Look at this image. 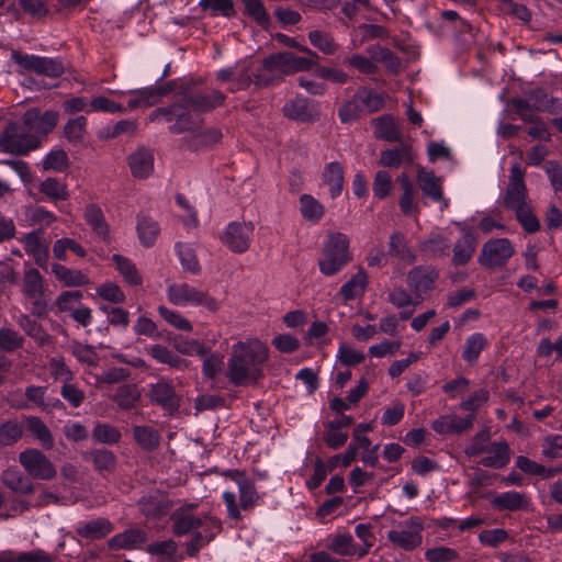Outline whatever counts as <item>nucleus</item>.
<instances>
[{
	"instance_id": "1",
	"label": "nucleus",
	"mask_w": 562,
	"mask_h": 562,
	"mask_svg": "<svg viewBox=\"0 0 562 562\" xmlns=\"http://www.w3.org/2000/svg\"><path fill=\"white\" fill-rule=\"evenodd\" d=\"M269 350L260 340L235 344L227 362V378L236 386L257 383L263 378L261 366L267 361Z\"/></svg>"
},
{
	"instance_id": "2",
	"label": "nucleus",
	"mask_w": 562,
	"mask_h": 562,
	"mask_svg": "<svg viewBox=\"0 0 562 562\" xmlns=\"http://www.w3.org/2000/svg\"><path fill=\"white\" fill-rule=\"evenodd\" d=\"M525 171L515 164L510 168L509 182L503 199V205L515 213L516 220L528 234L540 229V222L532 212L528 190L524 180Z\"/></svg>"
},
{
	"instance_id": "3",
	"label": "nucleus",
	"mask_w": 562,
	"mask_h": 562,
	"mask_svg": "<svg viewBox=\"0 0 562 562\" xmlns=\"http://www.w3.org/2000/svg\"><path fill=\"white\" fill-rule=\"evenodd\" d=\"M41 138L32 134L23 120L10 121L0 134V147L2 151L16 156H23L36 149Z\"/></svg>"
},
{
	"instance_id": "4",
	"label": "nucleus",
	"mask_w": 562,
	"mask_h": 562,
	"mask_svg": "<svg viewBox=\"0 0 562 562\" xmlns=\"http://www.w3.org/2000/svg\"><path fill=\"white\" fill-rule=\"evenodd\" d=\"M350 260L348 237L341 233L330 234L324 245L322 257L318 259L321 272L327 277L334 276Z\"/></svg>"
},
{
	"instance_id": "5",
	"label": "nucleus",
	"mask_w": 562,
	"mask_h": 562,
	"mask_svg": "<svg viewBox=\"0 0 562 562\" xmlns=\"http://www.w3.org/2000/svg\"><path fill=\"white\" fill-rule=\"evenodd\" d=\"M154 115H162L167 121L173 122L169 131L172 134H181L184 132L195 133L203 125V117L194 112L190 105H187L182 98L179 102L166 106L158 108L154 111Z\"/></svg>"
},
{
	"instance_id": "6",
	"label": "nucleus",
	"mask_w": 562,
	"mask_h": 562,
	"mask_svg": "<svg viewBox=\"0 0 562 562\" xmlns=\"http://www.w3.org/2000/svg\"><path fill=\"white\" fill-rule=\"evenodd\" d=\"M11 58L20 67V72L29 71L53 79L65 72V65L60 58L29 55L19 50H12Z\"/></svg>"
},
{
	"instance_id": "7",
	"label": "nucleus",
	"mask_w": 562,
	"mask_h": 562,
	"mask_svg": "<svg viewBox=\"0 0 562 562\" xmlns=\"http://www.w3.org/2000/svg\"><path fill=\"white\" fill-rule=\"evenodd\" d=\"M168 299L176 305H202L210 312H216L218 302L207 292L200 291L188 283H173L168 286Z\"/></svg>"
},
{
	"instance_id": "8",
	"label": "nucleus",
	"mask_w": 562,
	"mask_h": 562,
	"mask_svg": "<svg viewBox=\"0 0 562 562\" xmlns=\"http://www.w3.org/2000/svg\"><path fill=\"white\" fill-rule=\"evenodd\" d=\"M279 80L274 75H268L262 67L252 71V63L244 59L234 66V86L229 88L231 92L248 89L251 85L257 88H266Z\"/></svg>"
},
{
	"instance_id": "9",
	"label": "nucleus",
	"mask_w": 562,
	"mask_h": 562,
	"mask_svg": "<svg viewBox=\"0 0 562 562\" xmlns=\"http://www.w3.org/2000/svg\"><path fill=\"white\" fill-rule=\"evenodd\" d=\"M19 462L33 480L50 481L57 474L53 462L35 448L20 452Z\"/></svg>"
},
{
	"instance_id": "10",
	"label": "nucleus",
	"mask_w": 562,
	"mask_h": 562,
	"mask_svg": "<svg viewBox=\"0 0 562 562\" xmlns=\"http://www.w3.org/2000/svg\"><path fill=\"white\" fill-rule=\"evenodd\" d=\"M311 69V63L308 60L300 59L292 52H280L267 56L262 60V70L268 75H272V71L279 70L281 75L288 76L294 72L307 71Z\"/></svg>"
},
{
	"instance_id": "11",
	"label": "nucleus",
	"mask_w": 562,
	"mask_h": 562,
	"mask_svg": "<svg viewBox=\"0 0 562 562\" xmlns=\"http://www.w3.org/2000/svg\"><path fill=\"white\" fill-rule=\"evenodd\" d=\"M513 255L514 248L509 239H490L482 247L479 262L490 269L503 267Z\"/></svg>"
},
{
	"instance_id": "12",
	"label": "nucleus",
	"mask_w": 562,
	"mask_h": 562,
	"mask_svg": "<svg viewBox=\"0 0 562 562\" xmlns=\"http://www.w3.org/2000/svg\"><path fill=\"white\" fill-rule=\"evenodd\" d=\"M423 529V524L418 519L412 518L404 521L400 529L389 531L387 539L393 546L402 550L413 551L422 544Z\"/></svg>"
},
{
	"instance_id": "13",
	"label": "nucleus",
	"mask_w": 562,
	"mask_h": 562,
	"mask_svg": "<svg viewBox=\"0 0 562 562\" xmlns=\"http://www.w3.org/2000/svg\"><path fill=\"white\" fill-rule=\"evenodd\" d=\"M149 401L166 411L169 415L176 414L180 408V396L177 394L173 385L160 379L157 383L149 386L147 392Z\"/></svg>"
},
{
	"instance_id": "14",
	"label": "nucleus",
	"mask_w": 562,
	"mask_h": 562,
	"mask_svg": "<svg viewBox=\"0 0 562 562\" xmlns=\"http://www.w3.org/2000/svg\"><path fill=\"white\" fill-rule=\"evenodd\" d=\"M254 232L251 223L232 222L221 235V240L235 254L246 252L250 247V239Z\"/></svg>"
},
{
	"instance_id": "15",
	"label": "nucleus",
	"mask_w": 562,
	"mask_h": 562,
	"mask_svg": "<svg viewBox=\"0 0 562 562\" xmlns=\"http://www.w3.org/2000/svg\"><path fill=\"white\" fill-rule=\"evenodd\" d=\"M181 98L187 105H190L200 115L223 105L226 100V95L215 89L209 92H195L187 88L181 92Z\"/></svg>"
},
{
	"instance_id": "16",
	"label": "nucleus",
	"mask_w": 562,
	"mask_h": 562,
	"mask_svg": "<svg viewBox=\"0 0 562 562\" xmlns=\"http://www.w3.org/2000/svg\"><path fill=\"white\" fill-rule=\"evenodd\" d=\"M437 278L438 272L431 267L419 266L408 272L407 284L415 294L416 303L424 301V295L434 289Z\"/></svg>"
},
{
	"instance_id": "17",
	"label": "nucleus",
	"mask_w": 562,
	"mask_h": 562,
	"mask_svg": "<svg viewBox=\"0 0 562 562\" xmlns=\"http://www.w3.org/2000/svg\"><path fill=\"white\" fill-rule=\"evenodd\" d=\"M23 122L32 134L47 135L58 123L59 114L56 111L47 110L44 113L40 109L33 108L23 114Z\"/></svg>"
},
{
	"instance_id": "18",
	"label": "nucleus",
	"mask_w": 562,
	"mask_h": 562,
	"mask_svg": "<svg viewBox=\"0 0 562 562\" xmlns=\"http://www.w3.org/2000/svg\"><path fill=\"white\" fill-rule=\"evenodd\" d=\"M284 115L291 120L302 123L316 122L321 112L316 104L305 98H295L283 106Z\"/></svg>"
},
{
	"instance_id": "19",
	"label": "nucleus",
	"mask_w": 562,
	"mask_h": 562,
	"mask_svg": "<svg viewBox=\"0 0 562 562\" xmlns=\"http://www.w3.org/2000/svg\"><path fill=\"white\" fill-rule=\"evenodd\" d=\"M23 241L25 251L34 258L35 263L42 269H47L49 250L44 231L40 228L26 234Z\"/></svg>"
},
{
	"instance_id": "20",
	"label": "nucleus",
	"mask_w": 562,
	"mask_h": 562,
	"mask_svg": "<svg viewBox=\"0 0 562 562\" xmlns=\"http://www.w3.org/2000/svg\"><path fill=\"white\" fill-rule=\"evenodd\" d=\"M2 484L19 495H32L35 492V483L27 474L22 473L16 467L8 468L1 474Z\"/></svg>"
},
{
	"instance_id": "21",
	"label": "nucleus",
	"mask_w": 562,
	"mask_h": 562,
	"mask_svg": "<svg viewBox=\"0 0 562 562\" xmlns=\"http://www.w3.org/2000/svg\"><path fill=\"white\" fill-rule=\"evenodd\" d=\"M131 173L134 178L146 179L154 171V154L147 147H139L127 158Z\"/></svg>"
},
{
	"instance_id": "22",
	"label": "nucleus",
	"mask_w": 562,
	"mask_h": 562,
	"mask_svg": "<svg viewBox=\"0 0 562 562\" xmlns=\"http://www.w3.org/2000/svg\"><path fill=\"white\" fill-rule=\"evenodd\" d=\"M417 181L423 193L435 202L442 204L441 210L448 207V201L443 198L440 178H437L432 171L424 169L418 170Z\"/></svg>"
},
{
	"instance_id": "23",
	"label": "nucleus",
	"mask_w": 562,
	"mask_h": 562,
	"mask_svg": "<svg viewBox=\"0 0 562 562\" xmlns=\"http://www.w3.org/2000/svg\"><path fill=\"white\" fill-rule=\"evenodd\" d=\"M112 530L113 525L108 518L103 517L81 522L75 528V532L78 537L89 541L103 539L111 533Z\"/></svg>"
},
{
	"instance_id": "24",
	"label": "nucleus",
	"mask_w": 562,
	"mask_h": 562,
	"mask_svg": "<svg viewBox=\"0 0 562 562\" xmlns=\"http://www.w3.org/2000/svg\"><path fill=\"white\" fill-rule=\"evenodd\" d=\"M24 431H27L40 445L50 450L55 446L54 437L46 424L37 416L23 417Z\"/></svg>"
},
{
	"instance_id": "25",
	"label": "nucleus",
	"mask_w": 562,
	"mask_h": 562,
	"mask_svg": "<svg viewBox=\"0 0 562 562\" xmlns=\"http://www.w3.org/2000/svg\"><path fill=\"white\" fill-rule=\"evenodd\" d=\"M85 458L93 464L94 470L103 477L113 473L117 463L115 454L105 448L92 449L85 453Z\"/></svg>"
},
{
	"instance_id": "26",
	"label": "nucleus",
	"mask_w": 562,
	"mask_h": 562,
	"mask_svg": "<svg viewBox=\"0 0 562 562\" xmlns=\"http://www.w3.org/2000/svg\"><path fill=\"white\" fill-rule=\"evenodd\" d=\"M492 506L498 510L516 512L527 509L529 506L528 497L525 493L510 491L496 495L492 501Z\"/></svg>"
},
{
	"instance_id": "27",
	"label": "nucleus",
	"mask_w": 562,
	"mask_h": 562,
	"mask_svg": "<svg viewBox=\"0 0 562 562\" xmlns=\"http://www.w3.org/2000/svg\"><path fill=\"white\" fill-rule=\"evenodd\" d=\"M414 158L412 146L401 144L400 147L383 150L379 164L387 168H398L403 162L412 164Z\"/></svg>"
},
{
	"instance_id": "28",
	"label": "nucleus",
	"mask_w": 562,
	"mask_h": 562,
	"mask_svg": "<svg viewBox=\"0 0 562 562\" xmlns=\"http://www.w3.org/2000/svg\"><path fill=\"white\" fill-rule=\"evenodd\" d=\"M486 449L487 456L480 461L483 467L502 469L509 462L510 449L505 441L493 442Z\"/></svg>"
},
{
	"instance_id": "29",
	"label": "nucleus",
	"mask_w": 562,
	"mask_h": 562,
	"mask_svg": "<svg viewBox=\"0 0 562 562\" xmlns=\"http://www.w3.org/2000/svg\"><path fill=\"white\" fill-rule=\"evenodd\" d=\"M139 510L146 517H161L170 510L169 502L158 493L144 495L138 501Z\"/></svg>"
},
{
	"instance_id": "30",
	"label": "nucleus",
	"mask_w": 562,
	"mask_h": 562,
	"mask_svg": "<svg viewBox=\"0 0 562 562\" xmlns=\"http://www.w3.org/2000/svg\"><path fill=\"white\" fill-rule=\"evenodd\" d=\"M147 541L145 531L134 528L112 537L108 544L112 550H131Z\"/></svg>"
},
{
	"instance_id": "31",
	"label": "nucleus",
	"mask_w": 562,
	"mask_h": 562,
	"mask_svg": "<svg viewBox=\"0 0 562 562\" xmlns=\"http://www.w3.org/2000/svg\"><path fill=\"white\" fill-rule=\"evenodd\" d=\"M476 237L470 231L465 232L463 236L453 246L452 263L454 266H463L472 258L476 248Z\"/></svg>"
},
{
	"instance_id": "32",
	"label": "nucleus",
	"mask_w": 562,
	"mask_h": 562,
	"mask_svg": "<svg viewBox=\"0 0 562 562\" xmlns=\"http://www.w3.org/2000/svg\"><path fill=\"white\" fill-rule=\"evenodd\" d=\"M387 255L396 257L406 263H414L416 256L407 245L406 237L401 232H394L390 236Z\"/></svg>"
},
{
	"instance_id": "33",
	"label": "nucleus",
	"mask_w": 562,
	"mask_h": 562,
	"mask_svg": "<svg viewBox=\"0 0 562 562\" xmlns=\"http://www.w3.org/2000/svg\"><path fill=\"white\" fill-rule=\"evenodd\" d=\"M52 272L65 286H82L90 283L87 274L80 270L69 269L63 265L54 263Z\"/></svg>"
},
{
	"instance_id": "34",
	"label": "nucleus",
	"mask_w": 562,
	"mask_h": 562,
	"mask_svg": "<svg viewBox=\"0 0 562 562\" xmlns=\"http://www.w3.org/2000/svg\"><path fill=\"white\" fill-rule=\"evenodd\" d=\"M324 182L329 187L330 196L337 198L344 189V167L338 161L329 162L323 173Z\"/></svg>"
},
{
	"instance_id": "35",
	"label": "nucleus",
	"mask_w": 562,
	"mask_h": 562,
	"mask_svg": "<svg viewBox=\"0 0 562 562\" xmlns=\"http://www.w3.org/2000/svg\"><path fill=\"white\" fill-rule=\"evenodd\" d=\"M16 323L24 333L29 337L33 338L40 346H46L52 342L50 335L45 331L40 323L32 319L29 315H20Z\"/></svg>"
},
{
	"instance_id": "36",
	"label": "nucleus",
	"mask_w": 562,
	"mask_h": 562,
	"mask_svg": "<svg viewBox=\"0 0 562 562\" xmlns=\"http://www.w3.org/2000/svg\"><path fill=\"white\" fill-rule=\"evenodd\" d=\"M374 135L390 143L401 140V132L391 115H382L374 120Z\"/></svg>"
},
{
	"instance_id": "37",
	"label": "nucleus",
	"mask_w": 562,
	"mask_h": 562,
	"mask_svg": "<svg viewBox=\"0 0 562 562\" xmlns=\"http://www.w3.org/2000/svg\"><path fill=\"white\" fill-rule=\"evenodd\" d=\"M85 218L92 231L106 239L110 234V227L105 221L102 210L97 204H89L85 210Z\"/></svg>"
},
{
	"instance_id": "38",
	"label": "nucleus",
	"mask_w": 562,
	"mask_h": 562,
	"mask_svg": "<svg viewBox=\"0 0 562 562\" xmlns=\"http://www.w3.org/2000/svg\"><path fill=\"white\" fill-rule=\"evenodd\" d=\"M362 112L375 113L384 106V98L367 87H360L353 94Z\"/></svg>"
},
{
	"instance_id": "39",
	"label": "nucleus",
	"mask_w": 562,
	"mask_h": 562,
	"mask_svg": "<svg viewBox=\"0 0 562 562\" xmlns=\"http://www.w3.org/2000/svg\"><path fill=\"white\" fill-rule=\"evenodd\" d=\"M137 232L142 244L149 247L154 245L160 227L156 221L143 214L138 216Z\"/></svg>"
},
{
	"instance_id": "40",
	"label": "nucleus",
	"mask_w": 562,
	"mask_h": 562,
	"mask_svg": "<svg viewBox=\"0 0 562 562\" xmlns=\"http://www.w3.org/2000/svg\"><path fill=\"white\" fill-rule=\"evenodd\" d=\"M133 436L135 441L147 451L155 450L160 442L158 430L150 426H135L133 428Z\"/></svg>"
},
{
	"instance_id": "41",
	"label": "nucleus",
	"mask_w": 562,
	"mask_h": 562,
	"mask_svg": "<svg viewBox=\"0 0 562 562\" xmlns=\"http://www.w3.org/2000/svg\"><path fill=\"white\" fill-rule=\"evenodd\" d=\"M38 190L54 202L66 201L69 199L67 184L56 178H47L42 181L40 183Z\"/></svg>"
},
{
	"instance_id": "42",
	"label": "nucleus",
	"mask_w": 562,
	"mask_h": 562,
	"mask_svg": "<svg viewBox=\"0 0 562 562\" xmlns=\"http://www.w3.org/2000/svg\"><path fill=\"white\" fill-rule=\"evenodd\" d=\"M24 434L23 420L10 419L0 424V446H12L18 442Z\"/></svg>"
},
{
	"instance_id": "43",
	"label": "nucleus",
	"mask_w": 562,
	"mask_h": 562,
	"mask_svg": "<svg viewBox=\"0 0 562 562\" xmlns=\"http://www.w3.org/2000/svg\"><path fill=\"white\" fill-rule=\"evenodd\" d=\"M140 398V393L134 384H123L116 390L112 400L123 409H131L136 406Z\"/></svg>"
},
{
	"instance_id": "44",
	"label": "nucleus",
	"mask_w": 562,
	"mask_h": 562,
	"mask_svg": "<svg viewBox=\"0 0 562 562\" xmlns=\"http://www.w3.org/2000/svg\"><path fill=\"white\" fill-rule=\"evenodd\" d=\"M487 346V339L481 333H476L467 338L462 352L463 359L472 364L474 363L482 350Z\"/></svg>"
},
{
	"instance_id": "45",
	"label": "nucleus",
	"mask_w": 562,
	"mask_h": 562,
	"mask_svg": "<svg viewBox=\"0 0 562 562\" xmlns=\"http://www.w3.org/2000/svg\"><path fill=\"white\" fill-rule=\"evenodd\" d=\"M237 484L239 488L240 508L244 510L251 509L259 498L254 483L238 474Z\"/></svg>"
},
{
	"instance_id": "46",
	"label": "nucleus",
	"mask_w": 562,
	"mask_h": 562,
	"mask_svg": "<svg viewBox=\"0 0 562 562\" xmlns=\"http://www.w3.org/2000/svg\"><path fill=\"white\" fill-rule=\"evenodd\" d=\"M308 40L314 47L325 55H334L339 48L334 37L324 31H311L308 33Z\"/></svg>"
},
{
	"instance_id": "47",
	"label": "nucleus",
	"mask_w": 562,
	"mask_h": 562,
	"mask_svg": "<svg viewBox=\"0 0 562 562\" xmlns=\"http://www.w3.org/2000/svg\"><path fill=\"white\" fill-rule=\"evenodd\" d=\"M300 211L306 221L313 223L318 222L325 212L324 206L310 194H303L300 198Z\"/></svg>"
},
{
	"instance_id": "48",
	"label": "nucleus",
	"mask_w": 562,
	"mask_h": 562,
	"mask_svg": "<svg viewBox=\"0 0 562 562\" xmlns=\"http://www.w3.org/2000/svg\"><path fill=\"white\" fill-rule=\"evenodd\" d=\"M113 261L116 269L127 283L131 285L142 284V276L138 273L135 265L131 260L121 255H113Z\"/></svg>"
},
{
	"instance_id": "49",
	"label": "nucleus",
	"mask_w": 562,
	"mask_h": 562,
	"mask_svg": "<svg viewBox=\"0 0 562 562\" xmlns=\"http://www.w3.org/2000/svg\"><path fill=\"white\" fill-rule=\"evenodd\" d=\"M23 293L26 297L41 296L44 292V280L36 269H29L23 277Z\"/></svg>"
},
{
	"instance_id": "50",
	"label": "nucleus",
	"mask_w": 562,
	"mask_h": 562,
	"mask_svg": "<svg viewBox=\"0 0 562 562\" xmlns=\"http://www.w3.org/2000/svg\"><path fill=\"white\" fill-rule=\"evenodd\" d=\"M367 285V273L360 270L349 281L340 288V295L346 301L353 300L358 294L362 293Z\"/></svg>"
},
{
	"instance_id": "51",
	"label": "nucleus",
	"mask_w": 562,
	"mask_h": 562,
	"mask_svg": "<svg viewBox=\"0 0 562 562\" xmlns=\"http://www.w3.org/2000/svg\"><path fill=\"white\" fill-rule=\"evenodd\" d=\"M173 533L177 536L187 535L192 530L202 527V520L191 514H176L172 516Z\"/></svg>"
},
{
	"instance_id": "52",
	"label": "nucleus",
	"mask_w": 562,
	"mask_h": 562,
	"mask_svg": "<svg viewBox=\"0 0 562 562\" xmlns=\"http://www.w3.org/2000/svg\"><path fill=\"white\" fill-rule=\"evenodd\" d=\"M222 132L218 128H209L203 133L194 134L189 142V148L199 150L213 146L222 139Z\"/></svg>"
},
{
	"instance_id": "53",
	"label": "nucleus",
	"mask_w": 562,
	"mask_h": 562,
	"mask_svg": "<svg viewBox=\"0 0 562 562\" xmlns=\"http://www.w3.org/2000/svg\"><path fill=\"white\" fill-rule=\"evenodd\" d=\"M200 8L203 11H210L212 16L223 15L231 18L235 15L233 0H201Z\"/></svg>"
},
{
	"instance_id": "54",
	"label": "nucleus",
	"mask_w": 562,
	"mask_h": 562,
	"mask_svg": "<svg viewBox=\"0 0 562 562\" xmlns=\"http://www.w3.org/2000/svg\"><path fill=\"white\" fill-rule=\"evenodd\" d=\"M241 2L248 16L262 27L269 26L271 20L261 0H241Z\"/></svg>"
},
{
	"instance_id": "55",
	"label": "nucleus",
	"mask_w": 562,
	"mask_h": 562,
	"mask_svg": "<svg viewBox=\"0 0 562 562\" xmlns=\"http://www.w3.org/2000/svg\"><path fill=\"white\" fill-rule=\"evenodd\" d=\"M450 241L448 238L436 235L422 244V250L432 257H447L450 254Z\"/></svg>"
},
{
	"instance_id": "56",
	"label": "nucleus",
	"mask_w": 562,
	"mask_h": 562,
	"mask_svg": "<svg viewBox=\"0 0 562 562\" xmlns=\"http://www.w3.org/2000/svg\"><path fill=\"white\" fill-rule=\"evenodd\" d=\"M149 355L160 363L172 368H180L184 362L178 355L162 345H154L148 350Z\"/></svg>"
},
{
	"instance_id": "57",
	"label": "nucleus",
	"mask_w": 562,
	"mask_h": 562,
	"mask_svg": "<svg viewBox=\"0 0 562 562\" xmlns=\"http://www.w3.org/2000/svg\"><path fill=\"white\" fill-rule=\"evenodd\" d=\"M24 337L12 328L0 329V350L5 352H14L24 345Z\"/></svg>"
},
{
	"instance_id": "58",
	"label": "nucleus",
	"mask_w": 562,
	"mask_h": 562,
	"mask_svg": "<svg viewBox=\"0 0 562 562\" xmlns=\"http://www.w3.org/2000/svg\"><path fill=\"white\" fill-rule=\"evenodd\" d=\"M536 112H555V100L549 98L543 89H535L527 93Z\"/></svg>"
},
{
	"instance_id": "59",
	"label": "nucleus",
	"mask_w": 562,
	"mask_h": 562,
	"mask_svg": "<svg viewBox=\"0 0 562 562\" xmlns=\"http://www.w3.org/2000/svg\"><path fill=\"white\" fill-rule=\"evenodd\" d=\"M362 108L356 100L355 95L351 99L346 100L338 108V116L344 124H349L360 119L362 114Z\"/></svg>"
},
{
	"instance_id": "60",
	"label": "nucleus",
	"mask_w": 562,
	"mask_h": 562,
	"mask_svg": "<svg viewBox=\"0 0 562 562\" xmlns=\"http://www.w3.org/2000/svg\"><path fill=\"white\" fill-rule=\"evenodd\" d=\"M375 59L383 63V65L392 72L398 74L402 69L401 59L389 48L376 46L372 48Z\"/></svg>"
},
{
	"instance_id": "61",
	"label": "nucleus",
	"mask_w": 562,
	"mask_h": 562,
	"mask_svg": "<svg viewBox=\"0 0 562 562\" xmlns=\"http://www.w3.org/2000/svg\"><path fill=\"white\" fill-rule=\"evenodd\" d=\"M86 124L87 119L83 115L69 120L64 127L66 138L74 143L81 142L86 134Z\"/></svg>"
},
{
	"instance_id": "62",
	"label": "nucleus",
	"mask_w": 562,
	"mask_h": 562,
	"mask_svg": "<svg viewBox=\"0 0 562 562\" xmlns=\"http://www.w3.org/2000/svg\"><path fill=\"white\" fill-rule=\"evenodd\" d=\"M92 438L98 442L113 445L120 441L121 432L109 424H98L92 431Z\"/></svg>"
},
{
	"instance_id": "63",
	"label": "nucleus",
	"mask_w": 562,
	"mask_h": 562,
	"mask_svg": "<svg viewBox=\"0 0 562 562\" xmlns=\"http://www.w3.org/2000/svg\"><path fill=\"white\" fill-rule=\"evenodd\" d=\"M344 64L366 75H375L379 70V67L372 59L361 54L351 55L344 60Z\"/></svg>"
},
{
	"instance_id": "64",
	"label": "nucleus",
	"mask_w": 562,
	"mask_h": 562,
	"mask_svg": "<svg viewBox=\"0 0 562 562\" xmlns=\"http://www.w3.org/2000/svg\"><path fill=\"white\" fill-rule=\"evenodd\" d=\"M366 359L364 355L360 351H357L352 347L341 344L339 346V350L337 353V360L347 367H355L360 364Z\"/></svg>"
}]
</instances>
